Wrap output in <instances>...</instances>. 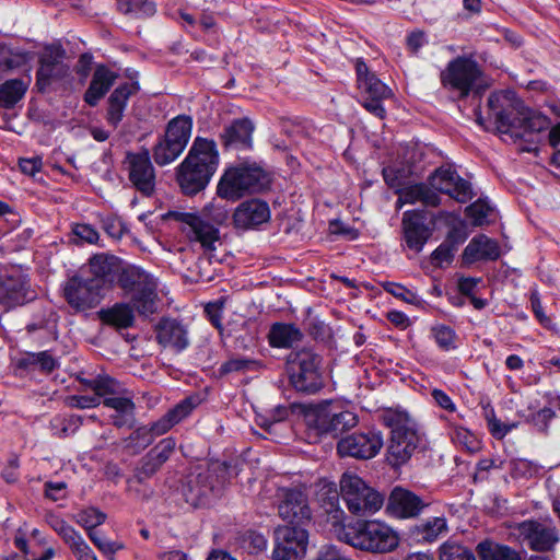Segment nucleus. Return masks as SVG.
<instances>
[{"label": "nucleus", "instance_id": "obj_1", "mask_svg": "<svg viewBox=\"0 0 560 560\" xmlns=\"http://www.w3.org/2000/svg\"><path fill=\"white\" fill-rule=\"evenodd\" d=\"M489 116L500 133L537 143L540 133L550 127V119L540 112L527 108L513 91L493 92L488 97Z\"/></svg>", "mask_w": 560, "mask_h": 560}, {"label": "nucleus", "instance_id": "obj_2", "mask_svg": "<svg viewBox=\"0 0 560 560\" xmlns=\"http://www.w3.org/2000/svg\"><path fill=\"white\" fill-rule=\"evenodd\" d=\"M337 538L354 549L373 555L395 551L400 545L399 533L381 520H357L336 529Z\"/></svg>", "mask_w": 560, "mask_h": 560}, {"label": "nucleus", "instance_id": "obj_3", "mask_svg": "<svg viewBox=\"0 0 560 560\" xmlns=\"http://www.w3.org/2000/svg\"><path fill=\"white\" fill-rule=\"evenodd\" d=\"M219 165V152L213 140L197 137L187 156L177 167V182L185 195L203 190Z\"/></svg>", "mask_w": 560, "mask_h": 560}, {"label": "nucleus", "instance_id": "obj_4", "mask_svg": "<svg viewBox=\"0 0 560 560\" xmlns=\"http://www.w3.org/2000/svg\"><path fill=\"white\" fill-rule=\"evenodd\" d=\"M384 423L390 429L387 447V462L399 467L410 459L419 446L421 436L416 421L402 410H388L384 413Z\"/></svg>", "mask_w": 560, "mask_h": 560}, {"label": "nucleus", "instance_id": "obj_5", "mask_svg": "<svg viewBox=\"0 0 560 560\" xmlns=\"http://www.w3.org/2000/svg\"><path fill=\"white\" fill-rule=\"evenodd\" d=\"M117 284L139 315L148 317L158 311V281L144 269L135 265L124 267Z\"/></svg>", "mask_w": 560, "mask_h": 560}, {"label": "nucleus", "instance_id": "obj_6", "mask_svg": "<svg viewBox=\"0 0 560 560\" xmlns=\"http://www.w3.org/2000/svg\"><path fill=\"white\" fill-rule=\"evenodd\" d=\"M270 183L271 177L264 168L256 164L243 163L224 172L217 192L223 199L236 201L246 194L264 191L269 188Z\"/></svg>", "mask_w": 560, "mask_h": 560}, {"label": "nucleus", "instance_id": "obj_7", "mask_svg": "<svg viewBox=\"0 0 560 560\" xmlns=\"http://www.w3.org/2000/svg\"><path fill=\"white\" fill-rule=\"evenodd\" d=\"M339 486L341 498L353 515H372L384 505V494L353 472H343Z\"/></svg>", "mask_w": 560, "mask_h": 560}, {"label": "nucleus", "instance_id": "obj_8", "mask_svg": "<svg viewBox=\"0 0 560 560\" xmlns=\"http://www.w3.org/2000/svg\"><path fill=\"white\" fill-rule=\"evenodd\" d=\"M322 358L311 349L291 352L288 358L290 383L298 392L313 395L324 386Z\"/></svg>", "mask_w": 560, "mask_h": 560}, {"label": "nucleus", "instance_id": "obj_9", "mask_svg": "<svg viewBox=\"0 0 560 560\" xmlns=\"http://www.w3.org/2000/svg\"><path fill=\"white\" fill-rule=\"evenodd\" d=\"M192 118L188 115H178L171 119L165 132L152 148L154 162L165 166L174 162L185 150L191 137Z\"/></svg>", "mask_w": 560, "mask_h": 560}, {"label": "nucleus", "instance_id": "obj_10", "mask_svg": "<svg viewBox=\"0 0 560 560\" xmlns=\"http://www.w3.org/2000/svg\"><path fill=\"white\" fill-rule=\"evenodd\" d=\"M482 71L476 60L470 57H457L451 60L441 73V82L445 88L457 91L466 97L470 91L481 86Z\"/></svg>", "mask_w": 560, "mask_h": 560}, {"label": "nucleus", "instance_id": "obj_11", "mask_svg": "<svg viewBox=\"0 0 560 560\" xmlns=\"http://www.w3.org/2000/svg\"><path fill=\"white\" fill-rule=\"evenodd\" d=\"M166 218L183 223L182 231L190 242L200 244L205 253H212L220 243L219 229L209 223L202 217L180 211H170Z\"/></svg>", "mask_w": 560, "mask_h": 560}, {"label": "nucleus", "instance_id": "obj_12", "mask_svg": "<svg viewBox=\"0 0 560 560\" xmlns=\"http://www.w3.org/2000/svg\"><path fill=\"white\" fill-rule=\"evenodd\" d=\"M124 170L132 187L142 196L149 197L155 188V170L148 149L140 152H127L122 162Z\"/></svg>", "mask_w": 560, "mask_h": 560}, {"label": "nucleus", "instance_id": "obj_13", "mask_svg": "<svg viewBox=\"0 0 560 560\" xmlns=\"http://www.w3.org/2000/svg\"><path fill=\"white\" fill-rule=\"evenodd\" d=\"M307 530L301 526H278L275 529L273 560H302L306 555Z\"/></svg>", "mask_w": 560, "mask_h": 560}, {"label": "nucleus", "instance_id": "obj_14", "mask_svg": "<svg viewBox=\"0 0 560 560\" xmlns=\"http://www.w3.org/2000/svg\"><path fill=\"white\" fill-rule=\"evenodd\" d=\"M63 298L77 312H84L96 307L106 293L97 284L82 276L69 278L62 287Z\"/></svg>", "mask_w": 560, "mask_h": 560}, {"label": "nucleus", "instance_id": "obj_15", "mask_svg": "<svg viewBox=\"0 0 560 560\" xmlns=\"http://www.w3.org/2000/svg\"><path fill=\"white\" fill-rule=\"evenodd\" d=\"M520 538L537 552L551 551L559 541V533L552 520H526L517 525Z\"/></svg>", "mask_w": 560, "mask_h": 560}, {"label": "nucleus", "instance_id": "obj_16", "mask_svg": "<svg viewBox=\"0 0 560 560\" xmlns=\"http://www.w3.org/2000/svg\"><path fill=\"white\" fill-rule=\"evenodd\" d=\"M383 444L382 433L376 430H369L366 432H355L340 439L337 444V451L342 457L370 459L380 453Z\"/></svg>", "mask_w": 560, "mask_h": 560}, {"label": "nucleus", "instance_id": "obj_17", "mask_svg": "<svg viewBox=\"0 0 560 560\" xmlns=\"http://www.w3.org/2000/svg\"><path fill=\"white\" fill-rule=\"evenodd\" d=\"M222 485L218 477L210 470L190 474L183 487L185 500L190 505L198 508L206 505L212 498L221 493Z\"/></svg>", "mask_w": 560, "mask_h": 560}, {"label": "nucleus", "instance_id": "obj_18", "mask_svg": "<svg viewBox=\"0 0 560 560\" xmlns=\"http://www.w3.org/2000/svg\"><path fill=\"white\" fill-rule=\"evenodd\" d=\"M278 513L283 521L304 524L311 521L312 511L308 505V499L303 489L279 488L277 491Z\"/></svg>", "mask_w": 560, "mask_h": 560}, {"label": "nucleus", "instance_id": "obj_19", "mask_svg": "<svg viewBox=\"0 0 560 560\" xmlns=\"http://www.w3.org/2000/svg\"><path fill=\"white\" fill-rule=\"evenodd\" d=\"M35 293L31 290L30 279L22 270L0 275V304L10 310L34 300Z\"/></svg>", "mask_w": 560, "mask_h": 560}, {"label": "nucleus", "instance_id": "obj_20", "mask_svg": "<svg viewBox=\"0 0 560 560\" xmlns=\"http://www.w3.org/2000/svg\"><path fill=\"white\" fill-rule=\"evenodd\" d=\"M430 185L435 190L448 195L460 203L470 201L475 194L471 184L462 178L451 167H440L430 176Z\"/></svg>", "mask_w": 560, "mask_h": 560}, {"label": "nucleus", "instance_id": "obj_21", "mask_svg": "<svg viewBox=\"0 0 560 560\" xmlns=\"http://www.w3.org/2000/svg\"><path fill=\"white\" fill-rule=\"evenodd\" d=\"M429 506L422 498L410 490L395 487L387 500L386 513L397 520L418 517Z\"/></svg>", "mask_w": 560, "mask_h": 560}, {"label": "nucleus", "instance_id": "obj_22", "mask_svg": "<svg viewBox=\"0 0 560 560\" xmlns=\"http://www.w3.org/2000/svg\"><path fill=\"white\" fill-rule=\"evenodd\" d=\"M90 279L105 293L113 289L115 282L118 283V275L124 268L120 260L114 255L96 254L89 259L88 264Z\"/></svg>", "mask_w": 560, "mask_h": 560}, {"label": "nucleus", "instance_id": "obj_23", "mask_svg": "<svg viewBox=\"0 0 560 560\" xmlns=\"http://www.w3.org/2000/svg\"><path fill=\"white\" fill-rule=\"evenodd\" d=\"M65 50L60 47H46L39 58V68L36 73V86L44 92L54 80L65 78L69 67L63 63Z\"/></svg>", "mask_w": 560, "mask_h": 560}, {"label": "nucleus", "instance_id": "obj_24", "mask_svg": "<svg viewBox=\"0 0 560 560\" xmlns=\"http://www.w3.org/2000/svg\"><path fill=\"white\" fill-rule=\"evenodd\" d=\"M176 447L173 438L161 440L139 460L135 469V479L142 483L153 477L161 467L170 459Z\"/></svg>", "mask_w": 560, "mask_h": 560}, {"label": "nucleus", "instance_id": "obj_25", "mask_svg": "<svg viewBox=\"0 0 560 560\" xmlns=\"http://www.w3.org/2000/svg\"><path fill=\"white\" fill-rule=\"evenodd\" d=\"M425 214L421 211H406L402 214L404 240L409 249L420 253L432 235V229L425 223Z\"/></svg>", "mask_w": 560, "mask_h": 560}, {"label": "nucleus", "instance_id": "obj_26", "mask_svg": "<svg viewBox=\"0 0 560 560\" xmlns=\"http://www.w3.org/2000/svg\"><path fill=\"white\" fill-rule=\"evenodd\" d=\"M269 220V205L260 199L243 201L233 213L234 228L242 231L256 229Z\"/></svg>", "mask_w": 560, "mask_h": 560}, {"label": "nucleus", "instance_id": "obj_27", "mask_svg": "<svg viewBox=\"0 0 560 560\" xmlns=\"http://www.w3.org/2000/svg\"><path fill=\"white\" fill-rule=\"evenodd\" d=\"M358 86L363 93L362 106L375 117L384 119L386 109L383 102L392 96V90L376 75L363 81Z\"/></svg>", "mask_w": 560, "mask_h": 560}, {"label": "nucleus", "instance_id": "obj_28", "mask_svg": "<svg viewBox=\"0 0 560 560\" xmlns=\"http://www.w3.org/2000/svg\"><path fill=\"white\" fill-rule=\"evenodd\" d=\"M158 342L175 350L184 351L189 346L188 331L178 320L173 318H162L155 328Z\"/></svg>", "mask_w": 560, "mask_h": 560}, {"label": "nucleus", "instance_id": "obj_29", "mask_svg": "<svg viewBox=\"0 0 560 560\" xmlns=\"http://www.w3.org/2000/svg\"><path fill=\"white\" fill-rule=\"evenodd\" d=\"M254 129L255 126L250 119H234L220 136L222 144L226 149H248L252 147Z\"/></svg>", "mask_w": 560, "mask_h": 560}, {"label": "nucleus", "instance_id": "obj_30", "mask_svg": "<svg viewBox=\"0 0 560 560\" xmlns=\"http://www.w3.org/2000/svg\"><path fill=\"white\" fill-rule=\"evenodd\" d=\"M139 91L138 82H125L117 86L108 97L106 121L117 128L124 118L128 100Z\"/></svg>", "mask_w": 560, "mask_h": 560}, {"label": "nucleus", "instance_id": "obj_31", "mask_svg": "<svg viewBox=\"0 0 560 560\" xmlns=\"http://www.w3.org/2000/svg\"><path fill=\"white\" fill-rule=\"evenodd\" d=\"M358 422L357 416L348 410L332 412L322 409L316 415V427L322 433L338 435L351 428Z\"/></svg>", "mask_w": 560, "mask_h": 560}, {"label": "nucleus", "instance_id": "obj_32", "mask_svg": "<svg viewBox=\"0 0 560 560\" xmlns=\"http://www.w3.org/2000/svg\"><path fill=\"white\" fill-rule=\"evenodd\" d=\"M118 73L105 65H98L93 73L88 90L84 93V102L90 106H96L114 85Z\"/></svg>", "mask_w": 560, "mask_h": 560}, {"label": "nucleus", "instance_id": "obj_33", "mask_svg": "<svg viewBox=\"0 0 560 560\" xmlns=\"http://www.w3.org/2000/svg\"><path fill=\"white\" fill-rule=\"evenodd\" d=\"M467 237L468 235L464 226L452 228L445 240L432 252V264L440 268L444 267V265H451L459 245H462Z\"/></svg>", "mask_w": 560, "mask_h": 560}, {"label": "nucleus", "instance_id": "obj_34", "mask_svg": "<svg viewBox=\"0 0 560 560\" xmlns=\"http://www.w3.org/2000/svg\"><path fill=\"white\" fill-rule=\"evenodd\" d=\"M499 257L498 243L483 234L472 237L463 253V260L467 264L478 260H495Z\"/></svg>", "mask_w": 560, "mask_h": 560}, {"label": "nucleus", "instance_id": "obj_35", "mask_svg": "<svg viewBox=\"0 0 560 560\" xmlns=\"http://www.w3.org/2000/svg\"><path fill=\"white\" fill-rule=\"evenodd\" d=\"M196 405L197 402L195 398L187 397L178 402L165 416L152 423V425L148 429L153 434V440L159 435L165 434L176 423L186 418L192 411Z\"/></svg>", "mask_w": 560, "mask_h": 560}, {"label": "nucleus", "instance_id": "obj_36", "mask_svg": "<svg viewBox=\"0 0 560 560\" xmlns=\"http://www.w3.org/2000/svg\"><path fill=\"white\" fill-rule=\"evenodd\" d=\"M448 532L447 521L444 515L432 516L410 528L411 536L419 542H434Z\"/></svg>", "mask_w": 560, "mask_h": 560}, {"label": "nucleus", "instance_id": "obj_37", "mask_svg": "<svg viewBox=\"0 0 560 560\" xmlns=\"http://www.w3.org/2000/svg\"><path fill=\"white\" fill-rule=\"evenodd\" d=\"M135 307L130 303H116L112 307L102 308L98 317L105 325L117 329H126L135 323Z\"/></svg>", "mask_w": 560, "mask_h": 560}, {"label": "nucleus", "instance_id": "obj_38", "mask_svg": "<svg viewBox=\"0 0 560 560\" xmlns=\"http://www.w3.org/2000/svg\"><path fill=\"white\" fill-rule=\"evenodd\" d=\"M397 205L421 202L428 207H436L441 202L438 192L428 187L425 184L409 185L400 189L398 192Z\"/></svg>", "mask_w": 560, "mask_h": 560}, {"label": "nucleus", "instance_id": "obj_39", "mask_svg": "<svg viewBox=\"0 0 560 560\" xmlns=\"http://www.w3.org/2000/svg\"><path fill=\"white\" fill-rule=\"evenodd\" d=\"M302 337L301 330L295 325L283 323L273 324L268 334L269 343L276 348H291L301 341Z\"/></svg>", "mask_w": 560, "mask_h": 560}, {"label": "nucleus", "instance_id": "obj_40", "mask_svg": "<svg viewBox=\"0 0 560 560\" xmlns=\"http://www.w3.org/2000/svg\"><path fill=\"white\" fill-rule=\"evenodd\" d=\"M480 560H522L520 553L513 548L486 539L476 547Z\"/></svg>", "mask_w": 560, "mask_h": 560}, {"label": "nucleus", "instance_id": "obj_41", "mask_svg": "<svg viewBox=\"0 0 560 560\" xmlns=\"http://www.w3.org/2000/svg\"><path fill=\"white\" fill-rule=\"evenodd\" d=\"M28 84L30 80L23 79H10L0 84V107H14L24 97Z\"/></svg>", "mask_w": 560, "mask_h": 560}, {"label": "nucleus", "instance_id": "obj_42", "mask_svg": "<svg viewBox=\"0 0 560 560\" xmlns=\"http://www.w3.org/2000/svg\"><path fill=\"white\" fill-rule=\"evenodd\" d=\"M117 8L121 13L136 19L150 18L156 11L151 0H117Z\"/></svg>", "mask_w": 560, "mask_h": 560}, {"label": "nucleus", "instance_id": "obj_43", "mask_svg": "<svg viewBox=\"0 0 560 560\" xmlns=\"http://www.w3.org/2000/svg\"><path fill=\"white\" fill-rule=\"evenodd\" d=\"M152 443L153 434L150 432L148 427H140L124 440L122 446L130 454L136 455L145 450Z\"/></svg>", "mask_w": 560, "mask_h": 560}, {"label": "nucleus", "instance_id": "obj_44", "mask_svg": "<svg viewBox=\"0 0 560 560\" xmlns=\"http://www.w3.org/2000/svg\"><path fill=\"white\" fill-rule=\"evenodd\" d=\"M440 560H476L475 553L466 546L454 540L443 542L439 548Z\"/></svg>", "mask_w": 560, "mask_h": 560}, {"label": "nucleus", "instance_id": "obj_45", "mask_svg": "<svg viewBox=\"0 0 560 560\" xmlns=\"http://www.w3.org/2000/svg\"><path fill=\"white\" fill-rule=\"evenodd\" d=\"M383 178L392 189L398 194L405 187L409 175L410 168L404 165H388L383 168Z\"/></svg>", "mask_w": 560, "mask_h": 560}, {"label": "nucleus", "instance_id": "obj_46", "mask_svg": "<svg viewBox=\"0 0 560 560\" xmlns=\"http://www.w3.org/2000/svg\"><path fill=\"white\" fill-rule=\"evenodd\" d=\"M382 287L387 293L408 304L415 305L417 307H423L425 303L424 300L421 296H419L416 292H413L410 289H407L400 283L387 281L384 282Z\"/></svg>", "mask_w": 560, "mask_h": 560}, {"label": "nucleus", "instance_id": "obj_47", "mask_svg": "<svg viewBox=\"0 0 560 560\" xmlns=\"http://www.w3.org/2000/svg\"><path fill=\"white\" fill-rule=\"evenodd\" d=\"M431 335L440 349L444 351L456 349L457 335L452 327L444 324H436L432 326Z\"/></svg>", "mask_w": 560, "mask_h": 560}, {"label": "nucleus", "instance_id": "obj_48", "mask_svg": "<svg viewBox=\"0 0 560 560\" xmlns=\"http://www.w3.org/2000/svg\"><path fill=\"white\" fill-rule=\"evenodd\" d=\"M260 366L261 363L257 360L237 357L223 362L219 371L223 375L233 372L257 371Z\"/></svg>", "mask_w": 560, "mask_h": 560}, {"label": "nucleus", "instance_id": "obj_49", "mask_svg": "<svg viewBox=\"0 0 560 560\" xmlns=\"http://www.w3.org/2000/svg\"><path fill=\"white\" fill-rule=\"evenodd\" d=\"M542 467L532 460L517 458L511 462V475L514 478H533L540 474Z\"/></svg>", "mask_w": 560, "mask_h": 560}, {"label": "nucleus", "instance_id": "obj_50", "mask_svg": "<svg viewBox=\"0 0 560 560\" xmlns=\"http://www.w3.org/2000/svg\"><path fill=\"white\" fill-rule=\"evenodd\" d=\"M452 440L469 453H475L480 448V442L477 436L463 427L453 430Z\"/></svg>", "mask_w": 560, "mask_h": 560}, {"label": "nucleus", "instance_id": "obj_51", "mask_svg": "<svg viewBox=\"0 0 560 560\" xmlns=\"http://www.w3.org/2000/svg\"><path fill=\"white\" fill-rule=\"evenodd\" d=\"M88 386L94 392L100 399L106 395L116 394L118 390V383L108 375H100L88 382Z\"/></svg>", "mask_w": 560, "mask_h": 560}, {"label": "nucleus", "instance_id": "obj_52", "mask_svg": "<svg viewBox=\"0 0 560 560\" xmlns=\"http://www.w3.org/2000/svg\"><path fill=\"white\" fill-rule=\"evenodd\" d=\"M27 61V54L0 49V71H9L22 67Z\"/></svg>", "mask_w": 560, "mask_h": 560}, {"label": "nucleus", "instance_id": "obj_53", "mask_svg": "<svg viewBox=\"0 0 560 560\" xmlns=\"http://www.w3.org/2000/svg\"><path fill=\"white\" fill-rule=\"evenodd\" d=\"M105 520L106 515L95 508L83 510L77 515L78 524L86 528L89 532H95L94 528L102 525Z\"/></svg>", "mask_w": 560, "mask_h": 560}, {"label": "nucleus", "instance_id": "obj_54", "mask_svg": "<svg viewBox=\"0 0 560 560\" xmlns=\"http://www.w3.org/2000/svg\"><path fill=\"white\" fill-rule=\"evenodd\" d=\"M489 203L482 199H478L468 207H466V215L472 219V224L480 226L486 222V219L491 212Z\"/></svg>", "mask_w": 560, "mask_h": 560}, {"label": "nucleus", "instance_id": "obj_55", "mask_svg": "<svg viewBox=\"0 0 560 560\" xmlns=\"http://www.w3.org/2000/svg\"><path fill=\"white\" fill-rule=\"evenodd\" d=\"M67 545L77 560H97L94 551L86 544L80 533L74 536Z\"/></svg>", "mask_w": 560, "mask_h": 560}, {"label": "nucleus", "instance_id": "obj_56", "mask_svg": "<svg viewBox=\"0 0 560 560\" xmlns=\"http://www.w3.org/2000/svg\"><path fill=\"white\" fill-rule=\"evenodd\" d=\"M48 525L68 544L74 536L79 534L71 525L58 515L50 514L47 516Z\"/></svg>", "mask_w": 560, "mask_h": 560}, {"label": "nucleus", "instance_id": "obj_57", "mask_svg": "<svg viewBox=\"0 0 560 560\" xmlns=\"http://www.w3.org/2000/svg\"><path fill=\"white\" fill-rule=\"evenodd\" d=\"M486 420L490 433L498 440L503 439L508 433L516 428L515 423L508 424L499 420L492 409L486 413Z\"/></svg>", "mask_w": 560, "mask_h": 560}, {"label": "nucleus", "instance_id": "obj_58", "mask_svg": "<svg viewBox=\"0 0 560 560\" xmlns=\"http://www.w3.org/2000/svg\"><path fill=\"white\" fill-rule=\"evenodd\" d=\"M89 537L104 555H114L124 548L121 542L109 540L98 532H89Z\"/></svg>", "mask_w": 560, "mask_h": 560}, {"label": "nucleus", "instance_id": "obj_59", "mask_svg": "<svg viewBox=\"0 0 560 560\" xmlns=\"http://www.w3.org/2000/svg\"><path fill=\"white\" fill-rule=\"evenodd\" d=\"M103 404L114 409L115 413H132L136 409L133 401L127 397H106Z\"/></svg>", "mask_w": 560, "mask_h": 560}, {"label": "nucleus", "instance_id": "obj_60", "mask_svg": "<svg viewBox=\"0 0 560 560\" xmlns=\"http://www.w3.org/2000/svg\"><path fill=\"white\" fill-rule=\"evenodd\" d=\"M73 234L83 242L95 244L98 241V232L90 224H75L72 229Z\"/></svg>", "mask_w": 560, "mask_h": 560}, {"label": "nucleus", "instance_id": "obj_61", "mask_svg": "<svg viewBox=\"0 0 560 560\" xmlns=\"http://www.w3.org/2000/svg\"><path fill=\"white\" fill-rule=\"evenodd\" d=\"M244 542L247 545V548L252 553H258L267 547V539L262 534L257 532H247L244 537Z\"/></svg>", "mask_w": 560, "mask_h": 560}, {"label": "nucleus", "instance_id": "obj_62", "mask_svg": "<svg viewBox=\"0 0 560 560\" xmlns=\"http://www.w3.org/2000/svg\"><path fill=\"white\" fill-rule=\"evenodd\" d=\"M101 404L100 397L94 395H74L69 397V406L79 409L97 407Z\"/></svg>", "mask_w": 560, "mask_h": 560}, {"label": "nucleus", "instance_id": "obj_63", "mask_svg": "<svg viewBox=\"0 0 560 560\" xmlns=\"http://www.w3.org/2000/svg\"><path fill=\"white\" fill-rule=\"evenodd\" d=\"M19 167L23 174L34 176L43 167L42 158H22L19 160Z\"/></svg>", "mask_w": 560, "mask_h": 560}, {"label": "nucleus", "instance_id": "obj_64", "mask_svg": "<svg viewBox=\"0 0 560 560\" xmlns=\"http://www.w3.org/2000/svg\"><path fill=\"white\" fill-rule=\"evenodd\" d=\"M316 560H352L346 555H343L336 546L326 545L323 546L318 553Z\"/></svg>", "mask_w": 560, "mask_h": 560}]
</instances>
